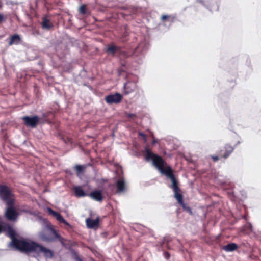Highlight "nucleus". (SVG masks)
Wrapping results in <instances>:
<instances>
[{"label":"nucleus","instance_id":"393cba45","mask_svg":"<svg viewBox=\"0 0 261 261\" xmlns=\"http://www.w3.org/2000/svg\"><path fill=\"white\" fill-rule=\"evenodd\" d=\"M72 253L74 255V259L75 261H82L78 254L75 251H73Z\"/></svg>","mask_w":261,"mask_h":261},{"label":"nucleus","instance_id":"aec40b11","mask_svg":"<svg viewBox=\"0 0 261 261\" xmlns=\"http://www.w3.org/2000/svg\"><path fill=\"white\" fill-rule=\"evenodd\" d=\"M120 50L119 47L113 45H110L108 46L107 49V52L111 54L112 55H114L117 51Z\"/></svg>","mask_w":261,"mask_h":261},{"label":"nucleus","instance_id":"6e6552de","mask_svg":"<svg viewBox=\"0 0 261 261\" xmlns=\"http://www.w3.org/2000/svg\"><path fill=\"white\" fill-rule=\"evenodd\" d=\"M123 97L121 94L116 93L114 94H110L105 98V101L109 105L118 104L121 102Z\"/></svg>","mask_w":261,"mask_h":261},{"label":"nucleus","instance_id":"20e7f679","mask_svg":"<svg viewBox=\"0 0 261 261\" xmlns=\"http://www.w3.org/2000/svg\"><path fill=\"white\" fill-rule=\"evenodd\" d=\"M49 231L42 232L40 236L42 240L47 242H54L58 240L61 243L63 244V239L58 234L56 230L52 227L49 228Z\"/></svg>","mask_w":261,"mask_h":261},{"label":"nucleus","instance_id":"dca6fc26","mask_svg":"<svg viewBox=\"0 0 261 261\" xmlns=\"http://www.w3.org/2000/svg\"><path fill=\"white\" fill-rule=\"evenodd\" d=\"M48 213L49 214H51L53 216L56 217V219L59 222L63 223H65L66 222L63 217L61 216V215L60 213L54 211L51 208H48Z\"/></svg>","mask_w":261,"mask_h":261},{"label":"nucleus","instance_id":"5701e85b","mask_svg":"<svg viewBox=\"0 0 261 261\" xmlns=\"http://www.w3.org/2000/svg\"><path fill=\"white\" fill-rule=\"evenodd\" d=\"M8 224V223L3 221L0 218V234L3 232L6 231V227Z\"/></svg>","mask_w":261,"mask_h":261},{"label":"nucleus","instance_id":"a211bd4d","mask_svg":"<svg viewBox=\"0 0 261 261\" xmlns=\"http://www.w3.org/2000/svg\"><path fill=\"white\" fill-rule=\"evenodd\" d=\"M176 17L174 15H163L161 17V21L163 22H173L175 19Z\"/></svg>","mask_w":261,"mask_h":261},{"label":"nucleus","instance_id":"2eb2a0df","mask_svg":"<svg viewBox=\"0 0 261 261\" xmlns=\"http://www.w3.org/2000/svg\"><path fill=\"white\" fill-rule=\"evenodd\" d=\"M75 196L76 197H82L87 195L81 186H75L73 188Z\"/></svg>","mask_w":261,"mask_h":261},{"label":"nucleus","instance_id":"f03ea898","mask_svg":"<svg viewBox=\"0 0 261 261\" xmlns=\"http://www.w3.org/2000/svg\"><path fill=\"white\" fill-rule=\"evenodd\" d=\"M146 159L151 160L154 167L156 168L161 173L166 175L172 181V185L178 181L176 179L172 168L168 166L165 160L160 155L153 153L148 147L145 148Z\"/></svg>","mask_w":261,"mask_h":261},{"label":"nucleus","instance_id":"c756f323","mask_svg":"<svg viewBox=\"0 0 261 261\" xmlns=\"http://www.w3.org/2000/svg\"><path fill=\"white\" fill-rule=\"evenodd\" d=\"M157 142V141L155 139L153 140L152 142V144H155Z\"/></svg>","mask_w":261,"mask_h":261},{"label":"nucleus","instance_id":"a878e982","mask_svg":"<svg viewBox=\"0 0 261 261\" xmlns=\"http://www.w3.org/2000/svg\"><path fill=\"white\" fill-rule=\"evenodd\" d=\"M139 136L142 137L144 142H146L147 141V135L142 132L139 133Z\"/></svg>","mask_w":261,"mask_h":261},{"label":"nucleus","instance_id":"39448f33","mask_svg":"<svg viewBox=\"0 0 261 261\" xmlns=\"http://www.w3.org/2000/svg\"><path fill=\"white\" fill-rule=\"evenodd\" d=\"M0 198L6 204L9 201H15L14 194L10 188L5 185H0Z\"/></svg>","mask_w":261,"mask_h":261},{"label":"nucleus","instance_id":"f3484780","mask_svg":"<svg viewBox=\"0 0 261 261\" xmlns=\"http://www.w3.org/2000/svg\"><path fill=\"white\" fill-rule=\"evenodd\" d=\"M116 187L117 192H121L125 191V183L124 180H118L116 182Z\"/></svg>","mask_w":261,"mask_h":261},{"label":"nucleus","instance_id":"9d476101","mask_svg":"<svg viewBox=\"0 0 261 261\" xmlns=\"http://www.w3.org/2000/svg\"><path fill=\"white\" fill-rule=\"evenodd\" d=\"M137 86L136 82L128 81L124 85V93L125 95L129 94L135 91Z\"/></svg>","mask_w":261,"mask_h":261},{"label":"nucleus","instance_id":"cd10ccee","mask_svg":"<svg viewBox=\"0 0 261 261\" xmlns=\"http://www.w3.org/2000/svg\"><path fill=\"white\" fill-rule=\"evenodd\" d=\"M5 20H6V18L5 17V16L3 14H0V23H1L2 22H5Z\"/></svg>","mask_w":261,"mask_h":261},{"label":"nucleus","instance_id":"1a4fd4ad","mask_svg":"<svg viewBox=\"0 0 261 261\" xmlns=\"http://www.w3.org/2000/svg\"><path fill=\"white\" fill-rule=\"evenodd\" d=\"M234 147L229 144H226L222 149L219 150V155L220 158L226 159L233 152Z\"/></svg>","mask_w":261,"mask_h":261},{"label":"nucleus","instance_id":"7ed1b4c3","mask_svg":"<svg viewBox=\"0 0 261 261\" xmlns=\"http://www.w3.org/2000/svg\"><path fill=\"white\" fill-rule=\"evenodd\" d=\"M171 188L173 191L174 197L177 200L178 203L181 206L182 209L189 214L192 215V212L191 208L184 202L183 195L180 193L181 190L178 186V182H177L174 185H171Z\"/></svg>","mask_w":261,"mask_h":261},{"label":"nucleus","instance_id":"ddd939ff","mask_svg":"<svg viewBox=\"0 0 261 261\" xmlns=\"http://www.w3.org/2000/svg\"><path fill=\"white\" fill-rule=\"evenodd\" d=\"M22 40L20 36L18 34H14L10 36L8 44L10 46L13 44L18 45L20 44Z\"/></svg>","mask_w":261,"mask_h":261},{"label":"nucleus","instance_id":"b1692460","mask_svg":"<svg viewBox=\"0 0 261 261\" xmlns=\"http://www.w3.org/2000/svg\"><path fill=\"white\" fill-rule=\"evenodd\" d=\"M87 8L85 5L81 6L79 9V13L82 15H84L86 13Z\"/></svg>","mask_w":261,"mask_h":261},{"label":"nucleus","instance_id":"f8f14e48","mask_svg":"<svg viewBox=\"0 0 261 261\" xmlns=\"http://www.w3.org/2000/svg\"><path fill=\"white\" fill-rule=\"evenodd\" d=\"M87 226L89 228H94L97 227L99 223V218L98 217L95 220L91 218H87L86 220Z\"/></svg>","mask_w":261,"mask_h":261},{"label":"nucleus","instance_id":"f257e3e1","mask_svg":"<svg viewBox=\"0 0 261 261\" xmlns=\"http://www.w3.org/2000/svg\"><path fill=\"white\" fill-rule=\"evenodd\" d=\"M10 245L14 248L21 252H35L38 255L42 254L45 257L51 258L54 253L51 250L35 242H28L24 239H14Z\"/></svg>","mask_w":261,"mask_h":261},{"label":"nucleus","instance_id":"412c9836","mask_svg":"<svg viewBox=\"0 0 261 261\" xmlns=\"http://www.w3.org/2000/svg\"><path fill=\"white\" fill-rule=\"evenodd\" d=\"M86 168V166L85 165H76L74 167V169L76 172V174L77 176H80V175L84 173L85 172V170Z\"/></svg>","mask_w":261,"mask_h":261},{"label":"nucleus","instance_id":"bb28decb","mask_svg":"<svg viewBox=\"0 0 261 261\" xmlns=\"http://www.w3.org/2000/svg\"><path fill=\"white\" fill-rule=\"evenodd\" d=\"M212 159H213V161L217 162L219 160V159H221L219 155H212L211 156Z\"/></svg>","mask_w":261,"mask_h":261},{"label":"nucleus","instance_id":"c85d7f7f","mask_svg":"<svg viewBox=\"0 0 261 261\" xmlns=\"http://www.w3.org/2000/svg\"><path fill=\"white\" fill-rule=\"evenodd\" d=\"M164 254H165V256L166 258L168 259L170 256V254L167 252H165Z\"/></svg>","mask_w":261,"mask_h":261},{"label":"nucleus","instance_id":"7c9ffc66","mask_svg":"<svg viewBox=\"0 0 261 261\" xmlns=\"http://www.w3.org/2000/svg\"><path fill=\"white\" fill-rule=\"evenodd\" d=\"M133 116H135V115H134V114H131V115H129V117H133Z\"/></svg>","mask_w":261,"mask_h":261},{"label":"nucleus","instance_id":"9b49d317","mask_svg":"<svg viewBox=\"0 0 261 261\" xmlns=\"http://www.w3.org/2000/svg\"><path fill=\"white\" fill-rule=\"evenodd\" d=\"M89 196L92 199L99 202H101L104 198L102 191L99 190L92 191L90 193Z\"/></svg>","mask_w":261,"mask_h":261},{"label":"nucleus","instance_id":"6ab92c4d","mask_svg":"<svg viewBox=\"0 0 261 261\" xmlns=\"http://www.w3.org/2000/svg\"><path fill=\"white\" fill-rule=\"evenodd\" d=\"M238 245L233 243H229L223 247V249L227 252L233 251L238 249Z\"/></svg>","mask_w":261,"mask_h":261},{"label":"nucleus","instance_id":"4be33fe9","mask_svg":"<svg viewBox=\"0 0 261 261\" xmlns=\"http://www.w3.org/2000/svg\"><path fill=\"white\" fill-rule=\"evenodd\" d=\"M42 27L43 29H49L53 27V24L50 23L49 20L44 17L42 22Z\"/></svg>","mask_w":261,"mask_h":261},{"label":"nucleus","instance_id":"0eeeda50","mask_svg":"<svg viewBox=\"0 0 261 261\" xmlns=\"http://www.w3.org/2000/svg\"><path fill=\"white\" fill-rule=\"evenodd\" d=\"M24 121V124L27 127L35 128L39 122V118L38 116L35 115L32 117L25 116L22 117Z\"/></svg>","mask_w":261,"mask_h":261},{"label":"nucleus","instance_id":"423d86ee","mask_svg":"<svg viewBox=\"0 0 261 261\" xmlns=\"http://www.w3.org/2000/svg\"><path fill=\"white\" fill-rule=\"evenodd\" d=\"M15 201H9L8 204H6L7 207L5 213V217L9 221L15 220L18 214L15 208L14 205Z\"/></svg>","mask_w":261,"mask_h":261},{"label":"nucleus","instance_id":"4468645a","mask_svg":"<svg viewBox=\"0 0 261 261\" xmlns=\"http://www.w3.org/2000/svg\"><path fill=\"white\" fill-rule=\"evenodd\" d=\"M5 232L6 233V235L11 238V241H13L14 239H17L15 231L9 224H8L6 227V231H5Z\"/></svg>","mask_w":261,"mask_h":261}]
</instances>
